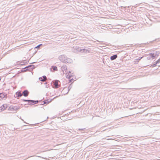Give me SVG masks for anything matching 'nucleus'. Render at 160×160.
<instances>
[{
    "mask_svg": "<svg viewBox=\"0 0 160 160\" xmlns=\"http://www.w3.org/2000/svg\"><path fill=\"white\" fill-rule=\"evenodd\" d=\"M18 107L16 106H11L9 108L10 111H16L18 109Z\"/></svg>",
    "mask_w": 160,
    "mask_h": 160,
    "instance_id": "f03ea898",
    "label": "nucleus"
},
{
    "mask_svg": "<svg viewBox=\"0 0 160 160\" xmlns=\"http://www.w3.org/2000/svg\"><path fill=\"white\" fill-rule=\"evenodd\" d=\"M16 94L17 95V96L19 97H21L22 96V94L21 93V92H17L16 93Z\"/></svg>",
    "mask_w": 160,
    "mask_h": 160,
    "instance_id": "9d476101",
    "label": "nucleus"
},
{
    "mask_svg": "<svg viewBox=\"0 0 160 160\" xmlns=\"http://www.w3.org/2000/svg\"><path fill=\"white\" fill-rule=\"evenodd\" d=\"M149 55L152 58H154L155 57V56L154 55L153 53H150V54Z\"/></svg>",
    "mask_w": 160,
    "mask_h": 160,
    "instance_id": "ddd939ff",
    "label": "nucleus"
},
{
    "mask_svg": "<svg viewBox=\"0 0 160 160\" xmlns=\"http://www.w3.org/2000/svg\"><path fill=\"white\" fill-rule=\"evenodd\" d=\"M59 81L57 80H55V81L53 82V83L55 88H58L60 86L59 84Z\"/></svg>",
    "mask_w": 160,
    "mask_h": 160,
    "instance_id": "7ed1b4c3",
    "label": "nucleus"
},
{
    "mask_svg": "<svg viewBox=\"0 0 160 160\" xmlns=\"http://www.w3.org/2000/svg\"><path fill=\"white\" fill-rule=\"evenodd\" d=\"M52 101V99H48L47 100H45L43 102V103H42V105L43 104H48V103H50V102H51Z\"/></svg>",
    "mask_w": 160,
    "mask_h": 160,
    "instance_id": "39448f33",
    "label": "nucleus"
},
{
    "mask_svg": "<svg viewBox=\"0 0 160 160\" xmlns=\"http://www.w3.org/2000/svg\"><path fill=\"white\" fill-rule=\"evenodd\" d=\"M142 58V57H141L139 59V60H138L137 61V62H139V60H140Z\"/></svg>",
    "mask_w": 160,
    "mask_h": 160,
    "instance_id": "4468645a",
    "label": "nucleus"
},
{
    "mask_svg": "<svg viewBox=\"0 0 160 160\" xmlns=\"http://www.w3.org/2000/svg\"><path fill=\"white\" fill-rule=\"evenodd\" d=\"M66 74V78L69 79L70 82H72L75 79V76L72 75V73L71 74V72L67 73Z\"/></svg>",
    "mask_w": 160,
    "mask_h": 160,
    "instance_id": "f257e3e1",
    "label": "nucleus"
},
{
    "mask_svg": "<svg viewBox=\"0 0 160 160\" xmlns=\"http://www.w3.org/2000/svg\"><path fill=\"white\" fill-rule=\"evenodd\" d=\"M22 93L24 96L27 97L28 95L29 92L27 90H25Z\"/></svg>",
    "mask_w": 160,
    "mask_h": 160,
    "instance_id": "6e6552de",
    "label": "nucleus"
},
{
    "mask_svg": "<svg viewBox=\"0 0 160 160\" xmlns=\"http://www.w3.org/2000/svg\"><path fill=\"white\" fill-rule=\"evenodd\" d=\"M52 68H53L54 71H57L58 69L57 67L56 66H52Z\"/></svg>",
    "mask_w": 160,
    "mask_h": 160,
    "instance_id": "f8f14e48",
    "label": "nucleus"
},
{
    "mask_svg": "<svg viewBox=\"0 0 160 160\" xmlns=\"http://www.w3.org/2000/svg\"><path fill=\"white\" fill-rule=\"evenodd\" d=\"M7 95L4 93H0V100H2L4 98H6Z\"/></svg>",
    "mask_w": 160,
    "mask_h": 160,
    "instance_id": "20e7f679",
    "label": "nucleus"
},
{
    "mask_svg": "<svg viewBox=\"0 0 160 160\" xmlns=\"http://www.w3.org/2000/svg\"><path fill=\"white\" fill-rule=\"evenodd\" d=\"M117 57V56L116 55H115L112 56L111 57L110 59L111 60H113L115 59Z\"/></svg>",
    "mask_w": 160,
    "mask_h": 160,
    "instance_id": "9b49d317",
    "label": "nucleus"
},
{
    "mask_svg": "<svg viewBox=\"0 0 160 160\" xmlns=\"http://www.w3.org/2000/svg\"><path fill=\"white\" fill-rule=\"evenodd\" d=\"M135 62V64H137L136 61V62Z\"/></svg>",
    "mask_w": 160,
    "mask_h": 160,
    "instance_id": "dca6fc26",
    "label": "nucleus"
},
{
    "mask_svg": "<svg viewBox=\"0 0 160 160\" xmlns=\"http://www.w3.org/2000/svg\"><path fill=\"white\" fill-rule=\"evenodd\" d=\"M7 107V105L6 104H4L0 107V112H1L2 111H3L4 110H5Z\"/></svg>",
    "mask_w": 160,
    "mask_h": 160,
    "instance_id": "423d86ee",
    "label": "nucleus"
},
{
    "mask_svg": "<svg viewBox=\"0 0 160 160\" xmlns=\"http://www.w3.org/2000/svg\"><path fill=\"white\" fill-rule=\"evenodd\" d=\"M40 45H38V46H37L36 48H39V46H40Z\"/></svg>",
    "mask_w": 160,
    "mask_h": 160,
    "instance_id": "2eb2a0df",
    "label": "nucleus"
},
{
    "mask_svg": "<svg viewBox=\"0 0 160 160\" xmlns=\"http://www.w3.org/2000/svg\"><path fill=\"white\" fill-rule=\"evenodd\" d=\"M39 79L42 81H45L47 79L46 77L45 76H43L42 77V78H39Z\"/></svg>",
    "mask_w": 160,
    "mask_h": 160,
    "instance_id": "1a4fd4ad",
    "label": "nucleus"
},
{
    "mask_svg": "<svg viewBox=\"0 0 160 160\" xmlns=\"http://www.w3.org/2000/svg\"><path fill=\"white\" fill-rule=\"evenodd\" d=\"M24 101L26 102H28L29 103V104L31 105H32L35 104V101H34L31 100H25Z\"/></svg>",
    "mask_w": 160,
    "mask_h": 160,
    "instance_id": "0eeeda50",
    "label": "nucleus"
}]
</instances>
